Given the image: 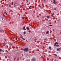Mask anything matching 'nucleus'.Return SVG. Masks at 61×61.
Segmentation results:
<instances>
[{
  "instance_id": "5",
  "label": "nucleus",
  "mask_w": 61,
  "mask_h": 61,
  "mask_svg": "<svg viewBox=\"0 0 61 61\" xmlns=\"http://www.w3.org/2000/svg\"><path fill=\"white\" fill-rule=\"evenodd\" d=\"M20 36H21V38H22V39L24 40H25V39L24 38H23L22 37V35H21V34H20Z\"/></svg>"
},
{
  "instance_id": "41",
  "label": "nucleus",
  "mask_w": 61,
  "mask_h": 61,
  "mask_svg": "<svg viewBox=\"0 0 61 61\" xmlns=\"http://www.w3.org/2000/svg\"><path fill=\"white\" fill-rule=\"evenodd\" d=\"M35 40H36V39Z\"/></svg>"
},
{
  "instance_id": "4",
  "label": "nucleus",
  "mask_w": 61,
  "mask_h": 61,
  "mask_svg": "<svg viewBox=\"0 0 61 61\" xmlns=\"http://www.w3.org/2000/svg\"><path fill=\"white\" fill-rule=\"evenodd\" d=\"M3 45L2 46V47H3V46H5V45H6V44H5V43H3Z\"/></svg>"
},
{
  "instance_id": "36",
  "label": "nucleus",
  "mask_w": 61,
  "mask_h": 61,
  "mask_svg": "<svg viewBox=\"0 0 61 61\" xmlns=\"http://www.w3.org/2000/svg\"><path fill=\"white\" fill-rule=\"evenodd\" d=\"M3 51V52H4V51Z\"/></svg>"
},
{
  "instance_id": "35",
  "label": "nucleus",
  "mask_w": 61,
  "mask_h": 61,
  "mask_svg": "<svg viewBox=\"0 0 61 61\" xmlns=\"http://www.w3.org/2000/svg\"><path fill=\"white\" fill-rule=\"evenodd\" d=\"M16 40H17V38H16Z\"/></svg>"
},
{
  "instance_id": "13",
  "label": "nucleus",
  "mask_w": 61,
  "mask_h": 61,
  "mask_svg": "<svg viewBox=\"0 0 61 61\" xmlns=\"http://www.w3.org/2000/svg\"><path fill=\"white\" fill-rule=\"evenodd\" d=\"M49 49H51V47H49Z\"/></svg>"
},
{
  "instance_id": "9",
  "label": "nucleus",
  "mask_w": 61,
  "mask_h": 61,
  "mask_svg": "<svg viewBox=\"0 0 61 61\" xmlns=\"http://www.w3.org/2000/svg\"><path fill=\"white\" fill-rule=\"evenodd\" d=\"M47 18H50V17L48 15L47 16Z\"/></svg>"
},
{
  "instance_id": "3",
  "label": "nucleus",
  "mask_w": 61,
  "mask_h": 61,
  "mask_svg": "<svg viewBox=\"0 0 61 61\" xmlns=\"http://www.w3.org/2000/svg\"><path fill=\"white\" fill-rule=\"evenodd\" d=\"M53 1L54 2H53V3L54 4H57V2L55 1V0H54Z\"/></svg>"
},
{
  "instance_id": "40",
  "label": "nucleus",
  "mask_w": 61,
  "mask_h": 61,
  "mask_svg": "<svg viewBox=\"0 0 61 61\" xmlns=\"http://www.w3.org/2000/svg\"><path fill=\"white\" fill-rule=\"evenodd\" d=\"M11 45H12V44H11Z\"/></svg>"
},
{
  "instance_id": "8",
  "label": "nucleus",
  "mask_w": 61,
  "mask_h": 61,
  "mask_svg": "<svg viewBox=\"0 0 61 61\" xmlns=\"http://www.w3.org/2000/svg\"><path fill=\"white\" fill-rule=\"evenodd\" d=\"M57 50L58 51H59V50H60V48H58Z\"/></svg>"
},
{
  "instance_id": "23",
  "label": "nucleus",
  "mask_w": 61,
  "mask_h": 61,
  "mask_svg": "<svg viewBox=\"0 0 61 61\" xmlns=\"http://www.w3.org/2000/svg\"><path fill=\"white\" fill-rule=\"evenodd\" d=\"M9 6L10 7H11V5H9Z\"/></svg>"
},
{
  "instance_id": "26",
  "label": "nucleus",
  "mask_w": 61,
  "mask_h": 61,
  "mask_svg": "<svg viewBox=\"0 0 61 61\" xmlns=\"http://www.w3.org/2000/svg\"><path fill=\"white\" fill-rule=\"evenodd\" d=\"M30 32H31V31H30V30H29V33H30Z\"/></svg>"
},
{
  "instance_id": "34",
  "label": "nucleus",
  "mask_w": 61,
  "mask_h": 61,
  "mask_svg": "<svg viewBox=\"0 0 61 61\" xmlns=\"http://www.w3.org/2000/svg\"><path fill=\"white\" fill-rule=\"evenodd\" d=\"M53 32H54V30H53Z\"/></svg>"
},
{
  "instance_id": "25",
  "label": "nucleus",
  "mask_w": 61,
  "mask_h": 61,
  "mask_svg": "<svg viewBox=\"0 0 61 61\" xmlns=\"http://www.w3.org/2000/svg\"><path fill=\"white\" fill-rule=\"evenodd\" d=\"M56 10V8H54V10Z\"/></svg>"
},
{
  "instance_id": "27",
  "label": "nucleus",
  "mask_w": 61,
  "mask_h": 61,
  "mask_svg": "<svg viewBox=\"0 0 61 61\" xmlns=\"http://www.w3.org/2000/svg\"><path fill=\"white\" fill-rule=\"evenodd\" d=\"M29 8L30 9H31V7H29Z\"/></svg>"
},
{
  "instance_id": "12",
  "label": "nucleus",
  "mask_w": 61,
  "mask_h": 61,
  "mask_svg": "<svg viewBox=\"0 0 61 61\" xmlns=\"http://www.w3.org/2000/svg\"><path fill=\"white\" fill-rule=\"evenodd\" d=\"M29 28L28 27H26V29L27 30H28L29 29Z\"/></svg>"
},
{
  "instance_id": "6",
  "label": "nucleus",
  "mask_w": 61,
  "mask_h": 61,
  "mask_svg": "<svg viewBox=\"0 0 61 61\" xmlns=\"http://www.w3.org/2000/svg\"><path fill=\"white\" fill-rule=\"evenodd\" d=\"M2 31H3V30L1 29H0V33H2Z\"/></svg>"
},
{
  "instance_id": "21",
  "label": "nucleus",
  "mask_w": 61,
  "mask_h": 61,
  "mask_svg": "<svg viewBox=\"0 0 61 61\" xmlns=\"http://www.w3.org/2000/svg\"><path fill=\"white\" fill-rule=\"evenodd\" d=\"M23 29H25V26H24L23 28Z\"/></svg>"
},
{
  "instance_id": "28",
  "label": "nucleus",
  "mask_w": 61,
  "mask_h": 61,
  "mask_svg": "<svg viewBox=\"0 0 61 61\" xmlns=\"http://www.w3.org/2000/svg\"><path fill=\"white\" fill-rule=\"evenodd\" d=\"M22 19H24V17H22Z\"/></svg>"
},
{
  "instance_id": "11",
  "label": "nucleus",
  "mask_w": 61,
  "mask_h": 61,
  "mask_svg": "<svg viewBox=\"0 0 61 61\" xmlns=\"http://www.w3.org/2000/svg\"><path fill=\"white\" fill-rule=\"evenodd\" d=\"M53 25H50L49 26H47L48 27L49 26H53Z\"/></svg>"
},
{
  "instance_id": "31",
  "label": "nucleus",
  "mask_w": 61,
  "mask_h": 61,
  "mask_svg": "<svg viewBox=\"0 0 61 61\" xmlns=\"http://www.w3.org/2000/svg\"><path fill=\"white\" fill-rule=\"evenodd\" d=\"M44 17H45V16H43L42 17V18H44Z\"/></svg>"
},
{
  "instance_id": "39",
  "label": "nucleus",
  "mask_w": 61,
  "mask_h": 61,
  "mask_svg": "<svg viewBox=\"0 0 61 61\" xmlns=\"http://www.w3.org/2000/svg\"><path fill=\"white\" fill-rule=\"evenodd\" d=\"M22 6H24V5H22Z\"/></svg>"
},
{
  "instance_id": "17",
  "label": "nucleus",
  "mask_w": 61,
  "mask_h": 61,
  "mask_svg": "<svg viewBox=\"0 0 61 61\" xmlns=\"http://www.w3.org/2000/svg\"><path fill=\"white\" fill-rule=\"evenodd\" d=\"M48 31H47L46 33V34H48Z\"/></svg>"
},
{
  "instance_id": "20",
  "label": "nucleus",
  "mask_w": 61,
  "mask_h": 61,
  "mask_svg": "<svg viewBox=\"0 0 61 61\" xmlns=\"http://www.w3.org/2000/svg\"><path fill=\"white\" fill-rule=\"evenodd\" d=\"M26 33H25V32H24V33H23V34H24V35H25L26 34Z\"/></svg>"
},
{
  "instance_id": "24",
  "label": "nucleus",
  "mask_w": 61,
  "mask_h": 61,
  "mask_svg": "<svg viewBox=\"0 0 61 61\" xmlns=\"http://www.w3.org/2000/svg\"><path fill=\"white\" fill-rule=\"evenodd\" d=\"M55 56L56 57L57 56V55H56V54H55Z\"/></svg>"
},
{
  "instance_id": "38",
  "label": "nucleus",
  "mask_w": 61,
  "mask_h": 61,
  "mask_svg": "<svg viewBox=\"0 0 61 61\" xmlns=\"http://www.w3.org/2000/svg\"><path fill=\"white\" fill-rule=\"evenodd\" d=\"M12 39H14V38H12Z\"/></svg>"
},
{
  "instance_id": "18",
  "label": "nucleus",
  "mask_w": 61,
  "mask_h": 61,
  "mask_svg": "<svg viewBox=\"0 0 61 61\" xmlns=\"http://www.w3.org/2000/svg\"><path fill=\"white\" fill-rule=\"evenodd\" d=\"M56 46L57 47H58L59 46V45H56Z\"/></svg>"
},
{
  "instance_id": "30",
  "label": "nucleus",
  "mask_w": 61,
  "mask_h": 61,
  "mask_svg": "<svg viewBox=\"0 0 61 61\" xmlns=\"http://www.w3.org/2000/svg\"><path fill=\"white\" fill-rule=\"evenodd\" d=\"M26 1H27V2H28V0H26Z\"/></svg>"
},
{
  "instance_id": "29",
  "label": "nucleus",
  "mask_w": 61,
  "mask_h": 61,
  "mask_svg": "<svg viewBox=\"0 0 61 61\" xmlns=\"http://www.w3.org/2000/svg\"><path fill=\"white\" fill-rule=\"evenodd\" d=\"M2 20H3L4 19V18H2Z\"/></svg>"
},
{
  "instance_id": "32",
  "label": "nucleus",
  "mask_w": 61,
  "mask_h": 61,
  "mask_svg": "<svg viewBox=\"0 0 61 61\" xmlns=\"http://www.w3.org/2000/svg\"><path fill=\"white\" fill-rule=\"evenodd\" d=\"M44 57H45V55H44Z\"/></svg>"
},
{
  "instance_id": "22",
  "label": "nucleus",
  "mask_w": 61,
  "mask_h": 61,
  "mask_svg": "<svg viewBox=\"0 0 61 61\" xmlns=\"http://www.w3.org/2000/svg\"><path fill=\"white\" fill-rule=\"evenodd\" d=\"M54 14V13H53V14H52L51 15V16H53Z\"/></svg>"
},
{
  "instance_id": "14",
  "label": "nucleus",
  "mask_w": 61,
  "mask_h": 61,
  "mask_svg": "<svg viewBox=\"0 0 61 61\" xmlns=\"http://www.w3.org/2000/svg\"><path fill=\"white\" fill-rule=\"evenodd\" d=\"M33 61H35L36 60L35 59H32Z\"/></svg>"
},
{
  "instance_id": "15",
  "label": "nucleus",
  "mask_w": 61,
  "mask_h": 61,
  "mask_svg": "<svg viewBox=\"0 0 61 61\" xmlns=\"http://www.w3.org/2000/svg\"><path fill=\"white\" fill-rule=\"evenodd\" d=\"M2 51V50L1 49H0V52H1Z\"/></svg>"
},
{
  "instance_id": "42",
  "label": "nucleus",
  "mask_w": 61,
  "mask_h": 61,
  "mask_svg": "<svg viewBox=\"0 0 61 61\" xmlns=\"http://www.w3.org/2000/svg\"><path fill=\"white\" fill-rule=\"evenodd\" d=\"M8 20H7V21H8Z\"/></svg>"
},
{
  "instance_id": "10",
  "label": "nucleus",
  "mask_w": 61,
  "mask_h": 61,
  "mask_svg": "<svg viewBox=\"0 0 61 61\" xmlns=\"http://www.w3.org/2000/svg\"><path fill=\"white\" fill-rule=\"evenodd\" d=\"M3 16L2 15H0V17H2Z\"/></svg>"
},
{
  "instance_id": "33",
  "label": "nucleus",
  "mask_w": 61,
  "mask_h": 61,
  "mask_svg": "<svg viewBox=\"0 0 61 61\" xmlns=\"http://www.w3.org/2000/svg\"><path fill=\"white\" fill-rule=\"evenodd\" d=\"M30 7H32V6H30Z\"/></svg>"
},
{
  "instance_id": "16",
  "label": "nucleus",
  "mask_w": 61,
  "mask_h": 61,
  "mask_svg": "<svg viewBox=\"0 0 61 61\" xmlns=\"http://www.w3.org/2000/svg\"><path fill=\"white\" fill-rule=\"evenodd\" d=\"M47 38H46L45 39H44V40H47Z\"/></svg>"
},
{
  "instance_id": "19",
  "label": "nucleus",
  "mask_w": 61,
  "mask_h": 61,
  "mask_svg": "<svg viewBox=\"0 0 61 61\" xmlns=\"http://www.w3.org/2000/svg\"><path fill=\"white\" fill-rule=\"evenodd\" d=\"M4 13L5 14H6V15H7V13L6 12H5Z\"/></svg>"
},
{
  "instance_id": "1",
  "label": "nucleus",
  "mask_w": 61,
  "mask_h": 61,
  "mask_svg": "<svg viewBox=\"0 0 61 61\" xmlns=\"http://www.w3.org/2000/svg\"><path fill=\"white\" fill-rule=\"evenodd\" d=\"M23 50L25 52H28V49L27 48L24 49Z\"/></svg>"
},
{
  "instance_id": "37",
  "label": "nucleus",
  "mask_w": 61,
  "mask_h": 61,
  "mask_svg": "<svg viewBox=\"0 0 61 61\" xmlns=\"http://www.w3.org/2000/svg\"><path fill=\"white\" fill-rule=\"evenodd\" d=\"M20 38H21V37L20 36Z\"/></svg>"
},
{
  "instance_id": "2",
  "label": "nucleus",
  "mask_w": 61,
  "mask_h": 61,
  "mask_svg": "<svg viewBox=\"0 0 61 61\" xmlns=\"http://www.w3.org/2000/svg\"><path fill=\"white\" fill-rule=\"evenodd\" d=\"M17 3L16 2H15L14 3V7H15L16 6H17Z\"/></svg>"
},
{
  "instance_id": "7",
  "label": "nucleus",
  "mask_w": 61,
  "mask_h": 61,
  "mask_svg": "<svg viewBox=\"0 0 61 61\" xmlns=\"http://www.w3.org/2000/svg\"><path fill=\"white\" fill-rule=\"evenodd\" d=\"M57 42H55V43H54V46H56V44H57Z\"/></svg>"
}]
</instances>
